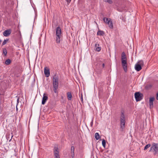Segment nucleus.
<instances>
[{
	"mask_svg": "<svg viewBox=\"0 0 158 158\" xmlns=\"http://www.w3.org/2000/svg\"><path fill=\"white\" fill-rule=\"evenodd\" d=\"M2 42V40L0 39V43Z\"/></svg>",
	"mask_w": 158,
	"mask_h": 158,
	"instance_id": "obj_39",
	"label": "nucleus"
},
{
	"mask_svg": "<svg viewBox=\"0 0 158 158\" xmlns=\"http://www.w3.org/2000/svg\"><path fill=\"white\" fill-rule=\"evenodd\" d=\"M95 137L96 139L98 140L100 138V136L99 134L98 133H96L95 134Z\"/></svg>",
	"mask_w": 158,
	"mask_h": 158,
	"instance_id": "obj_20",
	"label": "nucleus"
},
{
	"mask_svg": "<svg viewBox=\"0 0 158 158\" xmlns=\"http://www.w3.org/2000/svg\"><path fill=\"white\" fill-rule=\"evenodd\" d=\"M52 27H54L53 25H52Z\"/></svg>",
	"mask_w": 158,
	"mask_h": 158,
	"instance_id": "obj_41",
	"label": "nucleus"
},
{
	"mask_svg": "<svg viewBox=\"0 0 158 158\" xmlns=\"http://www.w3.org/2000/svg\"><path fill=\"white\" fill-rule=\"evenodd\" d=\"M11 32L10 29L4 31L3 35L5 36H8L11 34Z\"/></svg>",
	"mask_w": 158,
	"mask_h": 158,
	"instance_id": "obj_11",
	"label": "nucleus"
},
{
	"mask_svg": "<svg viewBox=\"0 0 158 158\" xmlns=\"http://www.w3.org/2000/svg\"><path fill=\"white\" fill-rule=\"evenodd\" d=\"M153 149L155 152L154 155H155L158 152V143H153L152 144L151 150Z\"/></svg>",
	"mask_w": 158,
	"mask_h": 158,
	"instance_id": "obj_5",
	"label": "nucleus"
},
{
	"mask_svg": "<svg viewBox=\"0 0 158 158\" xmlns=\"http://www.w3.org/2000/svg\"><path fill=\"white\" fill-rule=\"evenodd\" d=\"M127 60L126 56L125 53L124 52H123L121 55V60Z\"/></svg>",
	"mask_w": 158,
	"mask_h": 158,
	"instance_id": "obj_15",
	"label": "nucleus"
},
{
	"mask_svg": "<svg viewBox=\"0 0 158 158\" xmlns=\"http://www.w3.org/2000/svg\"><path fill=\"white\" fill-rule=\"evenodd\" d=\"M81 101L82 102H83V94H81Z\"/></svg>",
	"mask_w": 158,
	"mask_h": 158,
	"instance_id": "obj_29",
	"label": "nucleus"
},
{
	"mask_svg": "<svg viewBox=\"0 0 158 158\" xmlns=\"http://www.w3.org/2000/svg\"><path fill=\"white\" fill-rule=\"evenodd\" d=\"M99 44H96L95 45V49L97 48L98 47H99Z\"/></svg>",
	"mask_w": 158,
	"mask_h": 158,
	"instance_id": "obj_30",
	"label": "nucleus"
},
{
	"mask_svg": "<svg viewBox=\"0 0 158 158\" xmlns=\"http://www.w3.org/2000/svg\"><path fill=\"white\" fill-rule=\"evenodd\" d=\"M121 114L120 115V119H125V116L124 114V112L123 111H121Z\"/></svg>",
	"mask_w": 158,
	"mask_h": 158,
	"instance_id": "obj_19",
	"label": "nucleus"
},
{
	"mask_svg": "<svg viewBox=\"0 0 158 158\" xmlns=\"http://www.w3.org/2000/svg\"><path fill=\"white\" fill-rule=\"evenodd\" d=\"M61 31L59 26L57 27L56 29V42L57 44L60 43L61 37Z\"/></svg>",
	"mask_w": 158,
	"mask_h": 158,
	"instance_id": "obj_2",
	"label": "nucleus"
},
{
	"mask_svg": "<svg viewBox=\"0 0 158 158\" xmlns=\"http://www.w3.org/2000/svg\"><path fill=\"white\" fill-rule=\"evenodd\" d=\"M104 31L101 30H99L97 33V35H100V36H103L104 35Z\"/></svg>",
	"mask_w": 158,
	"mask_h": 158,
	"instance_id": "obj_18",
	"label": "nucleus"
},
{
	"mask_svg": "<svg viewBox=\"0 0 158 158\" xmlns=\"http://www.w3.org/2000/svg\"><path fill=\"white\" fill-rule=\"evenodd\" d=\"M122 64L124 70L125 72L127 71V60H122Z\"/></svg>",
	"mask_w": 158,
	"mask_h": 158,
	"instance_id": "obj_7",
	"label": "nucleus"
},
{
	"mask_svg": "<svg viewBox=\"0 0 158 158\" xmlns=\"http://www.w3.org/2000/svg\"><path fill=\"white\" fill-rule=\"evenodd\" d=\"M74 150H75V148H74V147L73 146H72L71 147V156L73 158L74 157Z\"/></svg>",
	"mask_w": 158,
	"mask_h": 158,
	"instance_id": "obj_13",
	"label": "nucleus"
},
{
	"mask_svg": "<svg viewBox=\"0 0 158 158\" xmlns=\"http://www.w3.org/2000/svg\"><path fill=\"white\" fill-rule=\"evenodd\" d=\"M19 97L18 98L17 100V105L18 104V103L19 102Z\"/></svg>",
	"mask_w": 158,
	"mask_h": 158,
	"instance_id": "obj_31",
	"label": "nucleus"
},
{
	"mask_svg": "<svg viewBox=\"0 0 158 158\" xmlns=\"http://www.w3.org/2000/svg\"><path fill=\"white\" fill-rule=\"evenodd\" d=\"M109 19H111L110 18H104L103 19V20L104 22L106 23L108 21H109Z\"/></svg>",
	"mask_w": 158,
	"mask_h": 158,
	"instance_id": "obj_22",
	"label": "nucleus"
},
{
	"mask_svg": "<svg viewBox=\"0 0 158 158\" xmlns=\"http://www.w3.org/2000/svg\"><path fill=\"white\" fill-rule=\"evenodd\" d=\"M119 1H120V2H122V0H115V2L116 3H118V2Z\"/></svg>",
	"mask_w": 158,
	"mask_h": 158,
	"instance_id": "obj_32",
	"label": "nucleus"
},
{
	"mask_svg": "<svg viewBox=\"0 0 158 158\" xmlns=\"http://www.w3.org/2000/svg\"><path fill=\"white\" fill-rule=\"evenodd\" d=\"M109 25V26L110 28L111 29L113 28V24L112 21H111V19H109V21H108L106 23Z\"/></svg>",
	"mask_w": 158,
	"mask_h": 158,
	"instance_id": "obj_14",
	"label": "nucleus"
},
{
	"mask_svg": "<svg viewBox=\"0 0 158 158\" xmlns=\"http://www.w3.org/2000/svg\"><path fill=\"white\" fill-rule=\"evenodd\" d=\"M156 99L158 100V93L156 94Z\"/></svg>",
	"mask_w": 158,
	"mask_h": 158,
	"instance_id": "obj_34",
	"label": "nucleus"
},
{
	"mask_svg": "<svg viewBox=\"0 0 158 158\" xmlns=\"http://www.w3.org/2000/svg\"><path fill=\"white\" fill-rule=\"evenodd\" d=\"M103 1L106 2H108L109 4H112L113 3V2L111 0H103Z\"/></svg>",
	"mask_w": 158,
	"mask_h": 158,
	"instance_id": "obj_27",
	"label": "nucleus"
},
{
	"mask_svg": "<svg viewBox=\"0 0 158 158\" xmlns=\"http://www.w3.org/2000/svg\"><path fill=\"white\" fill-rule=\"evenodd\" d=\"M154 99L155 98L154 97L150 98L149 103L150 108H152L153 107V101Z\"/></svg>",
	"mask_w": 158,
	"mask_h": 158,
	"instance_id": "obj_8",
	"label": "nucleus"
},
{
	"mask_svg": "<svg viewBox=\"0 0 158 158\" xmlns=\"http://www.w3.org/2000/svg\"><path fill=\"white\" fill-rule=\"evenodd\" d=\"M101 50V47H98L97 48H96V49H95V50L98 52L100 51Z\"/></svg>",
	"mask_w": 158,
	"mask_h": 158,
	"instance_id": "obj_28",
	"label": "nucleus"
},
{
	"mask_svg": "<svg viewBox=\"0 0 158 158\" xmlns=\"http://www.w3.org/2000/svg\"><path fill=\"white\" fill-rule=\"evenodd\" d=\"M117 10L119 11H122L121 10H120L119 9H118Z\"/></svg>",
	"mask_w": 158,
	"mask_h": 158,
	"instance_id": "obj_38",
	"label": "nucleus"
},
{
	"mask_svg": "<svg viewBox=\"0 0 158 158\" xmlns=\"http://www.w3.org/2000/svg\"><path fill=\"white\" fill-rule=\"evenodd\" d=\"M93 125V121L92 120L90 123L91 126H92Z\"/></svg>",
	"mask_w": 158,
	"mask_h": 158,
	"instance_id": "obj_33",
	"label": "nucleus"
},
{
	"mask_svg": "<svg viewBox=\"0 0 158 158\" xmlns=\"http://www.w3.org/2000/svg\"><path fill=\"white\" fill-rule=\"evenodd\" d=\"M3 53L5 56H6V54L7 53V50H6V48H3Z\"/></svg>",
	"mask_w": 158,
	"mask_h": 158,
	"instance_id": "obj_24",
	"label": "nucleus"
},
{
	"mask_svg": "<svg viewBox=\"0 0 158 158\" xmlns=\"http://www.w3.org/2000/svg\"><path fill=\"white\" fill-rule=\"evenodd\" d=\"M71 0H68L67 1V2H70V1H71Z\"/></svg>",
	"mask_w": 158,
	"mask_h": 158,
	"instance_id": "obj_37",
	"label": "nucleus"
},
{
	"mask_svg": "<svg viewBox=\"0 0 158 158\" xmlns=\"http://www.w3.org/2000/svg\"><path fill=\"white\" fill-rule=\"evenodd\" d=\"M151 146V144L150 143H148V144L146 145L144 147V150H146L148 148H149Z\"/></svg>",
	"mask_w": 158,
	"mask_h": 158,
	"instance_id": "obj_23",
	"label": "nucleus"
},
{
	"mask_svg": "<svg viewBox=\"0 0 158 158\" xmlns=\"http://www.w3.org/2000/svg\"><path fill=\"white\" fill-rule=\"evenodd\" d=\"M53 91L55 93H57V90L58 87L59 78L58 77L56 74L53 77L52 79Z\"/></svg>",
	"mask_w": 158,
	"mask_h": 158,
	"instance_id": "obj_1",
	"label": "nucleus"
},
{
	"mask_svg": "<svg viewBox=\"0 0 158 158\" xmlns=\"http://www.w3.org/2000/svg\"><path fill=\"white\" fill-rule=\"evenodd\" d=\"M9 39H6L5 40L2 44V46L4 45L5 44H6L7 42H8L9 41Z\"/></svg>",
	"mask_w": 158,
	"mask_h": 158,
	"instance_id": "obj_21",
	"label": "nucleus"
},
{
	"mask_svg": "<svg viewBox=\"0 0 158 158\" xmlns=\"http://www.w3.org/2000/svg\"><path fill=\"white\" fill-rule=\"evenodd\" d=\"M152 150H151V148H150V150H149V152L151 151Z\"/></svg>",
	"mask_w": 158,
	"mask_h": 158,
	"instance_id": "obj_40",
	"label": "nucleus"
},
{
	"mask_svg": "<svg viewBox=\"0 0 158 158\" xmlns=\"http://www.w3.org/2000/svg\"><path fill=\"white\" fill-rule=\"evenodd\" d=\"M10 59H8L6 61L5 64L7 65H9L10 64Z\"/></svg>",
	"mask_w": 158,
	"mask_h": 158,
	"instance_id": "obj_25",
	"label": "nucleus"
},
{
	"mask_svg": "<svg viewBox=\"0 0 158 158\" xmlns=\"http://www.w3.org/2000/svg\"><path fill=\"white\" fill-rule=\"evenodd\" d=\"M121 128L123 130L124 129L125 124V119H120Z\"/></svg>",
	"mask_w": 158,
	"mask_h": 158,
	"instance_id": "obj_10",
	"label": "nucleus"
},
{
	"mask_svg": "<svg viewBox=\"0 0 158 158\" xmlns=\"http://www.w3.org/2000/svg\"><path fill=\"white\" fill-rule=\"evenodd\" d=\"M67 96L69 100H70L72 99V95L71 92H68L67 93Z\"/></svg>",
	"mask_w": 158,
	"mask_h": 158,
	"instance_id": "obj_16",
	"label": "nucleus"
},
{
	"mask_svg": "<svg viewBox=\"0 0 158 158\" xmlns=\"http://www.w3.org/2000/svg\"><path fill=\"white\" fill-rule=\"evenodd\" d=\"M54 25L55 26V27H56L57 26V24L56 23H55L54 24Z\"/></svg>",
	"mask_w": 158,
	"mask_h": 158,
	"instance_id": "obj_35",
	"label": "nucleus"
},
{
	"mask_svg": "<svg viewBox=\"0 0 158 158\" xmlns=\"http://www.w3.org/2000/svg\"><path fill=\"white\" fill-rule=\"evenodd\" d=\"M48 99V97L47 96L45 95V94H44L42 98V104L43 105H44L45 104L47 100Z\"/></svg>",
	"mask_w": 158,
	"mask_h": 158,
	"instance_id": "obj_12",
	"label": "nucleus"
},
{
	"mask_svg": "<svg viewBox=\"0 0 158 158\" xmlns=\"http://www.w3.org/2000/svg\"><path fill=\"white\" fill-rule=\"evenodd\" d=\"M53 153L55 158H60L59 149L57 147H54L53 149Z\"/></svg>",
	"mask_w": 158,
	"mask_h": 158,
	"instance_id": "obj_6",
	"label": "nucleus"
},
{
	"mask_svg": "<svg viewBox=\"0 0 158 158\" xmlns=\"http://www.w3.org/2000/svg\"><path fill=\"white\" fill-rule=\"evenodd\" d=\"M143 65V62L141 60L138 62L135 65V68L137 71H139L142 69V67Z\"/></svg>",
	"mask_w": 158,
	"mask_h": 158,
	"instance_id": "obj_3",
	"label": "nucleus"
},
{
	"mask_svg": "<svg viewBox=\"0 0 158 158\" xmlns=\"http://www.w3.org/2000/svg\"><path fill=\"white\" fill-rule=\"evenodd\" d=\"M102 66L103 68H104L105 66V64L104 63H103L102 65Z\"/></svg>",
	"mask_w": 158,
	"mask_h": 158,
	"instance_id": "obj_36",
	"label": "nucleus"
},
{
	"mask_svg": "<svg viewBox=\"0 0 158 158\" xmlns=\"http://www.w3.org/2000/svg\"><path fill=\"white\" fill-rule=\"evenodd\" d=\"M44 73L45 76L48 77L50 76V72L48 69L46 67H45L44 69Z\"/></svg>",
	"mask_w": 158,
	"mask_h": 158,
	"instance_id": "obj_9",
	"label": "nucleus"
},
{
	"mask_svg": "<svg viewBox=\"0 0 158 158\" xmlns=\"http://www.w3.org/2000/svg\"><path fill=\"white\" fill-rule=\"evenodd\" d=\"M6 136L7 139V140H8L9 142H10L13 136V135H10V134H7L6 135Z\"/></svg>",
	"mask_w": 158,
	"mask_h": 158,
	"instance_id": "obj_17",
	"label": "nucleus"
},
{
	"mask_svg": "<svg viewBox=\"0 0 158 158\" xmlns=\"http://www.w3.org/2000/svg\"><path fill=\"white\" fill-rule=\"evenodd\" d=\"M143 94L139 92H135V97L136 102L139 101L143 99Z\"/></svg>",
	"mask_w": 158,
	"mask_h": 158,
	"instance_id": "obj_4",
	"label": "nucleus"
},
{
	"mask_svg": "<svg viewBox=\"0 0 158 158\" xmlns=\"http://www.w3.org/2000/svg\"><path fill=\"white\" fill-rule=\"evenodd\" d=\"M106 142L104 139H103L102 141V144L103 146L105 148V147Z\"/></svg>",
	"mask_w": 158,
	"mask_h": 158,
	"instance_id": "obj_26",
	"label": "nucleus"
}]
</instances>
